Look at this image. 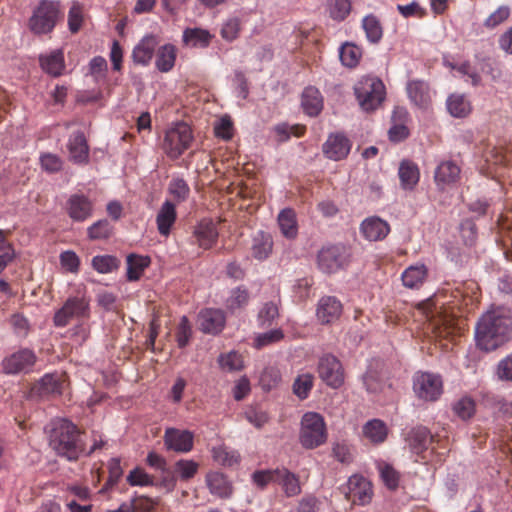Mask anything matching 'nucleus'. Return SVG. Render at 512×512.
Wrapping results in <instances>:
<instances>
[{"instance_id": "obj_1", "label": "nucleus", "mask_w": 512, "mask_h": 512, "mask_svg": "<svg viewBox=\"0 0 512 512\" xmlns=\"http://www.w3.org/2000/svg\"><path fill=\"white\" fill-rule=\"evenodd\" d=\"M512 329V316L503 308L485 313L476 325L477 346L485 351H493L502 345Z\"/></svg>"}, {"instance_id": "obj_2", "label": "nucleus", "mask_w": 512, "mask_h": 512, "mask_svg": "<svg viewBox=\"0 0 512 512\" xmlns=\"http://www.w3.org/2000/svg\"><path fill=\"white\" fill-rule=\"evenodd\" d=\"M406 441L410 450L425 461L442 462L450 450L446 436L433 435L422 425L412 428L407 434Z\"/></svg>"}, {"instance_id": "obj_3", "label": "nucleus", "mask_w": 512, "mask_h": 512, "mask_svg": "<svg viewBox=\"0 0 512 512\" xmlns=\"http://www.w3.org/2000/svg\"><path fill=\"white\" fill-rule=\"evenodd\" d=\"M49 444L57 455L69 461H76L84 453V443L80 431L67 419H57L52 423Z\"/></svg>"}, {"instance_id": "obj_4", "label": "nucleus", "mask_w": 512, "mask_h": 512, "mask_svg": "<svg viewBox=\"0 0 512 512\" xmlns=\"http://www.w3.org/2000/svg\"><path fill=\"white\" fill-rule=\"evenodd\" d=\"M64 18L60 1L39 0L28 19V28L36 36L50 34Z\"/></svg>"}, {"instance_id": "obj_5", "label": "nucleus", "mask_w": 512, "mask_h": 512, "mask_svg": "<svg viewBox=\"0 0 512 512\" xmlns=\"http://www.w3.org/2000/svg\"><path fill=\"white\" fill-rule=\"evenodd\" d=\"M354 92L360 107L365 111L377 109L385 99L383 82L373 76L362 77L356 83Z\"/></svg>"}, {"instance_id": "obj_6", "label": "nucleus", "mask_w": 512, "mask_h": 512, "mask_svg": "<svg viewBox=\"0 0 512 512\" xmlns=\"http://www.w3.org/2000/svg\"><path fill=\"white\" fill-rule=\"evenodd\" d=\"M327 431L324 418L316 412H307L302 416L299 441L306 449H313L324 444Z\"/></svg>"}, {"instance_id": "obj_7", "label": "nucleus", "mask_w": 512, "mask_h": 512, "mask_svg": "<svg viewBox=\"0 0 512 512\" xmlns=\"http://www.w3.org/2000/svg\"><path fill=\"white\" fill-rule=\"evenodd\" d=\"M90 317V299L85 294L69 296L53 317L56 327H66L72 320L83 321Z\"/></svg>"}, {"instance_id": "obj_8", "label": "nucleus", "mask_w": 512, "mask_h": 512, "mask_svg": "<svg viewBox=\"0 0 512 512\" xmlns=\"http://www.w3.org/2000/svg\"><path fill=\"white\" fill-rule=\"evenodd\" d=\"M192 140L191 128L180 122L165 132L162 149L170 159L175 160L190 147Z\"/></svg>"}, {"instance_id": "obj_9", "label": "nucleus", "mask_w": 512, "mask_h": 512, "mask_svg": "<svg viewBox=\"0 0 512 512\" xmlns=\"http://www.w3.org/2000/svg\"><path fill=\"white\" fill-rule=\"evenodd\" d=\"M349 249L343 244L322 247L317 255L318 267L324 273H334L348 265Z\"/></svg>"}, {"instance_id": "obj_10", "label": "nucleus", "mask_w": 512, "mask_h": 512, "mask_svg": "<svg viewBox=\"0 0 512 512\" xmlns=\"http://www.w3.org/2000/svg\"><path fill=\"white\" fill-rule=\"evenodd\" d=\"M319 378L330 388L339 389L345 382V370L341 361L331 353L319 358L317 364Z\"/></svg>"}, {"instance_id": "obj_11", "label": "nucleus", "mask_w": 512, "mask_h": 512, "mask_svg": "<svg viewBox=\"0 0 512 512\" xmlns=\"http://www.w3.org/2000/svg\"><path fill=\"white\" fill-rule=\"evenodd\" d=\"M486 163V174H497L500 169L508 167L512 162V145L506 143H487L482 152Z\"/></svg>"}, {"instance_id": "obj_12", "label": "nucleus", "mask_w": 512, "mask_h": 512, "mask_svg": "<svg viewBox=\"0 0 512 512\" xmlns=\"http://www.w3.org/2000/svg\"><path fill=\"white\" fill-rule=\"evenodd\" d=\"M37 356L33 350L28 348L20 349L5 357L2 361L3 372L9 375L29 373L36 364Z\"/></svg>"}, {"instance_id": "obj_13", "label": "nucleus", "mask_w": 512, "mask_h": 512, "mask_svg": "<svg viewBox=\"0 0 512 512\" xmlns=\"http://www.w3.org/2000/svg\"><path fill=\"white\" fill-rule=\"evenodd\" d=\"M413 389L416 395L426 401L437 400L443 391L440 376L432 373H417L413 381Z\"/></svg>"}, {"instance_id": "obj_14", "label": "nucleus", "mask_w": 512, "mask_h": 512, "mask_svg": "<svg viewBox=\"0 0 512 512\" xmlns=\"http://www.w3.org/2000/svg\"><path fill=\"white\" fill-rule=\"evenodd\" d=\"M65 210L73 221L84 222L92 216L94 204L88 196L74 193L67 199Z\"/></svg>"}, {"instance_id": "obj_15", "label": "nucleus", "mask_w": 512, "mask_h": 512, "mask_svg": "<svg viewBox=\"0 0 512 512\" xmlns=\"http://www.w3.org/2000/svg\"><path fill=\"white\" fill-rule=\"evenodd\" d=\"M346 498L354 504L365 505L372 498V487L366 478L353 475L348 479Z\"/></svg>"}, {"instance_id": "obj_16", "label": "nucleus", "mask_w": 512, "mask_h": 512, "mask_svg": "<svg viewBox=\"0 0 512 512\" xmlns=\"http://www.w3.org/2000/svg\"><path fill=\"white\" fill-rule=\"evenodd\" d=\"M342 312L343 305L335 296H323L317 303L316 317L323 325L335 323L340 319Z\"/></svg>"}, {"instance_id": "obj_17", "label": "nucleus", "mask_w": 512, "mask_h": 512, "mask_svg": "<svg viewBox=\"0 0 512 512\" xmlns=\"http://www.w3.org/2000/svg\"><path fill=\"white\" fill-rule=\"evenodd\" d=\"M164 444L168 450L187 453L193 449L194 435L188 430L167 428L164 434Z\"/></svg>"}, {"instance_id": "obj_18", "label": "nucleus", "mask_w": 512, "mask_h": 512, "mask_svg": "<svg viewBox=\"0 0 512 512\" xmlns=\"http://www.w3.org/2000/svg\"><path fill=\"white\" fill-rule=\"evenodd\" d=\"M67 149L71 162L77 165L88 164L89 145L82 131H75L69 136Z\"/></svg>"}, {"instance_id": "obj_19", "label": "nucleus", "mask_w": 512, "mask_h": 512, "mask_svg": "<svg viewBox=\"0 0 512 512\" xmlns=\"http://www.w3.org/2000/svg\"><path fill=\"white\" fill-rule=\"evenodd\" d=\"M322 150L327 158L339 161L348 156L351 150V142L344 134H330L323 144Z\"/></svg>"}, {"instance_id": "obj_20", "label": "nucleus", "mask_w": 512, "mask_h": 512, "mask_svg": "<svg viewBox=\"0 0 512 512\" xmlns=\"http://www.w3.org/2000/svg\"><path fill=\"white\" fill-rule=\"evenodd\" d=\"M461 169L451 160L442 161L434 173V181L439 190L444 191L460 179Z\"/></svg>"}, {"instance_id": "obj_21", "label": "nucleus", "mask_w": 512, "mask_h": 512, "mask_svg": "<svg viewBox=\"0 0 512 512\" xmlns=\"http://www.w3.org/2000/svg\"><path fill=\"white\" fill-rule=\"evenodd\" d=\"M360 232L368 241H381L390 233V225L378 216H371L362 221Z\"/></svg>"}, {"instance_id": "obj_22", "label": "nucleus", "mask_w": 512, "mask_h": 512, "mask_svg": "<svg viewBox=\"0 0 512 512\" xmlns=\"http://www.w3.org/2000/svg\"><path fill=\"white\" fill-rule=\"evenodd\" d=\"M198 324L204 333H219L225 325L224 313L220 309H203L198 315Z\"/></svg>"}, {"instance_id": "obj_23", "label": "nucleus", "mask_w": 512, "mask_h": 512, "mask_svg": "<svg viewBox=\"0 0 512 512\" xmlns=\"http://www.w3.org/2000/svg\"><path fill=\"white\" fill-rule=\"evenodd\" d=\"M158 43V39L154 35L143 37L132 51L134 63L147 66L155 54Z\"/></svg>"}, {"instance_id": "obj_24", "label": "nucleus", "mask_w": 512, "mask_h": 512, "mask_svg": "<svg viewBox=\"0 0 512 512\" xmlns=\"http://www.w3.org/2000/svg\"><path fill=\"white\" fill-rule=\"evenodd\" d=\"M407 94L411 102L421 109H426L431 103L429 85L422 80H412L407 84Z\"/></svg>"}, {"instance_id": "obj_25", "label": "nucleus", "mask_w": 512, "mask_h": 512, "mask_svg": "<svg viewBox=\"0 0 512 512\" xmlns=\"http://www.w3.org/2000/svg\"><path fill=\"white\" fill-rule=\"evenodd\" d=\"M194 235L201 248L210 249L216 244L219 233L213 221L203 219L196 226Z\"/></svg>"}, {"instance_id": "obj_26", "label": "nucleus", "mask_w": 512, "mask_h": 512, "mask_svg": "<svg viewBox=\"0 0 512 512\" xmlns=\"http://www.w3.org/2000/svg\"><path fill=\"white\" fill-rule=\"evenodd\" d=\"M206 484L211 494L222 498H230L233 487L227 477L219 472H210L206 475Z\"/></svg>"}, {"instance_id": "obj_27", "label": "nucleus", "mask_w": 512, "mask_h": 512, "mask_svg": "<svg viewBox=\"0 0 512 512\" xmlns=\"http://www.w3.org/2000/svg\"><path fill=\"white\" fill-rule=\"evenodd\" d=\"M177 219L176 206L169 200H166L160 207L157 216L156 224L159 233L162 236H168L171 228Z\"/></svg>"}, {"instance_id": "obj_28", "label": "nucleus", "mask_w": 512, "mask_h": 512, "mask_svg": "<svg viewBox=\"0 0 512 512\" xmlns=\"http://www.w3.org/2000/svg\"><path fill=\"white\" fill-rule=\"evenodd\" d=\"M301 105L309 116H317L323 109V97L320 91L313 87H306L302 93Z\"/></svg>"}, {"instance_id": "obj_29", "label": "nucleus", "mask_w": 512, "mask_h": 512, "mask_svg": "<svg viewBox=\"0 0 512 512\" xmlns=\"http://www.w3.org/2000/svg\"><path fill=\"white\" fill-rule=\"evenodd\" d=\"M39 61L41 68L53 77L60 76L65 68L62 50H54L49 54L41 55Z\"/></svg>"}, {"instance_id": "obj_30", "label": "nucleus", "mask_w": 512, "mask_h": 512, "mask_svg": "<svg viewBox=\"0 0 512 512\" xmlns=\"http://www.w3.org/2000/svg\"><path fill=\"white\" fill-rule=\"evenodd\" d=\"M428 269L424 264L412 265L404 270L401 279L403 285L410 289H418L425 282Z\"/></svg>"}, {"instance_id": "obj_31", "label": "nucleus", "mask_w": 512, "mask_h": 512, "mask_svg": "<svg viewBox=\"0 0 512 512\" xmlns=\"http://www.w3.org/2000/svg\"><path fill=\"white\" fill-rule=\"evenodd\" d=\"M177 49L173 44H165L158 48L156 52V68L163 73H167L175 65Z\"/></svg>"}, {"instance_id": "obj_32", "label": "nucleus", "mask_w": 512, "mask_h": 512, "mask_svg": "<svg viewBox=\"0 0 512 512\" xmlns=\"http://www.w3.org/2000/svg\"><path fill=\"white\" fill-rule=\"evenodd\" d=\"M277 484L282 487L286 497H294L301 493L299 477L286 468H279Z\"/></svg>"}, {"instance_id": "obj_33", "label": "nucleus", "mask_w": 512, "mask_h": 512, "mask_svg": "<svg viewBox=\"0 0 512 512\" xmlns=\"http://www.w3.org/2000/svg\"><path fill=\"white\" fill-rule=\"evenodd\" d=\"M398 175L401 186L408 190L413 189L420 178L418 166L409 160H403L400 163Z\"/></svg>"}, {"instance_id": "obj_34", "label": "nucleus", "mask_w": 512, "mask_h": 512, "mask_svg": "<svg viewBox=\"0 0 512 512\" xmlns=\"http://www.w3.org/2000/svg\"><path fill=\"white\" fill-rule=\"evenodd\" d=\"M278 225L281 233L287 239H294L298 234L296 213L293 209H283L278 215Z\"/></svg>"}, {"instance_id": "obj_35", "label": "nucleus", "mask_w": 512, "mask_h": 512, "mask_svg": "<svg viewBox=\"0 0 512 512\" xmlns=\"http://www.w3.org/2000/svg\"><path fill=\"white\" fill-rule=\"evenodd\" d=\"M62 387L63 383L60 378L53 374L44 375L35 385V389L41 397L60 395L62 393Z\"/></svg>"}, {"instance_id": "obj_36", "label": "nucleus", "mask_w": 512, "mask_h": 512, "mask_svg": "<svg viewBox=\"0 0 512 512\" xmlns=\"http://www.w3.org/2000/svg\"><path fill=\"white\" fill-rule=\"evenodd\" d=\"M363 434L370 442L380 444L386 440L388 429L383 421L373 419L363 426Z\"/></svg>"}, {"instance_id": "obj_37", "label": "nucleus", "mask_w": 512, "mask_h": 512, "mask_svg": "<svg viewBox=\"0 0 512 512\" xmlns=\"http://www.w3.org/2000/svg\"><path fill=\"white\" fill-rule=\"evenodd\" d=\"M430 325L436 336L440 338L449 339L460 334V328L454 323V319L447 316H441L438 320H432Z\"/></svg>"}, {"instance_id": "obj_38", "label": "nucleus", "mask_w": 512, "mask_h": 512, "mask_svg": "<svg viewBox=\"0 0 512 512\" xmlns=\"http://www.w3.org/2000/svg\"><path fill=\"white\" fill-rule=\"evenodd\" d=\"M150 265L148 256L130 254L127 256V279L137 281L142 276L144 270Z\"/></svg>"}, {"instance_id": "obj_39", "label": "nucleus", "mask_w": 512, "mask_h": 512, "mask_svg": "<svg viewBox=\"0 0 512 512\" xmlns=\"http://www.w3.org/2000/svg\"><path fill=\"white\" fill-rule=\"evenodd\" d=\"M379 366L378 361L371 363L363 376L364 386L369 393H378L384 387L383 377L378 370Z\"/></svg>"}, {"instance_id": "obj_40", "label": "nucleus", "mask_w": 512, "mask_h": 512, "mask_svg": "<svg viewBox=\"0 0 512 512\" xmlns=\"http://www.w3.org/2000/svg\"><path fill=\"white\" fill-rule=\"evenodd\" d=\"M447 109L456 118L466 117L471 112L470 102L461 94H452L448 97Z\"/></svg>"}, {"instance_id": "obj_41", "label": "nucleus", "mask_w": 512, "mask_h": 512, "mask_svg": "<svg viewBox=\"0 0 512 512\" xmlns=\"http://www.w3.org/2000/svg\"><path fill=\"white\" fill-rule=\"evenodd\" d=\"M273 242L268 234L259 232L254 238L252 243V255L255 259L264 260L272 251Z\"/></svg>"}, {"instance_id": "obj_42", "label": "nucleus", "mask_w": 512, "mask_h": 512, "mask_svg": "<svg viewBox=\"0 0 512 512\" xmlns=\"http://www.w3.org/2000/svg\"><path fill=\"white\" fill-rule=\"evenodd\" d=\"M362 28L365 31L368 41L372 44H377L383 37V28L379 19L369 14L362 20Z\"/></svg>"}, {"instance_id": "obj_43", "label": "nucleus", "mask_w": 512, "mask_h": 512, "mask_svg": "<svg viewBox=\"0 0 512 512\" xmlns=\"http://www.w3.org/2000/svg\"><path fill=\"white\" fill-rule=\"evenodd\" d=\"M211 38V34L201 28H187L183 32L184 43L193 47H207Z\"/></svg>"}, {"instance_id": "obj_44", "label": "nucleus", "mask_w": 512, "mask_h": 512, "mask_svg": "<svg viewBox=\"0 0 512 512\" xmlns=\"http://www.w3.org/2000/svg\"><path fill=\"white\" fill-rule=\"evenodd\" d=\"M212 457L215 462L226 467L238 465L240 462L239 453L226 446L214 447L212 449Z\"/></svg>"}, {"instance_id": "obj_45", "label": "nucleus", "mask_w": 512, "mask_h": 512, "mask_svg": "<svg viewBox=\"0 0 512 512\" xmlns=\"http://www.w3.org/2000/svg\"><path fill=\"white\" fill-rule=\"evenodd\" d=\"M352 4L350 0H328L327 11L329 16L337 22L344 21L350 14Z\"/></svg>"}, {"instance_id": "obj_46", "label": "nucleus", "mask_w": 512, "mask_h": 512, "mask_svg": "<svg viewBox=\"0 0 512 512\" xmlns=\"http://www.w3.org/2000/svg\"><path fill=\"white\" fill-rule=\"evenodd\" d=\"M279 316L278 304L274 301L265 302L260 308L257 321L260 327H269L273 321Z\"/></svg>"}, {"instance_id": "obj_47", "label": "nucleus", "mask_w": 512, "mask_h": 512, "mask_svg": "<svg viewBox=\"0 0 512 512\" xmlns=\"http://www.w3.org/2000/svg\"><path fill=\"white\" fill-rule=\"evenodd\" d=\"M169 467L159 472L158 476L153 475V487L163 490L166 493L172 492L177 483V476Z\"/></svg>"}, {"instance_id": "obj_48", "label": "nucleus", "mask_w": 512, "mask_h": 512, "mask_svg": "<svg viewBox=\"0 0 512 512\" xmlns=\"http://www.w3.org/2000/svg\"><path fill=\"white\" fill-rule=\"evenodd\" d=\"M249 298V292L245 287H237L231 291L230 296L226 300V307L231 312H234L245 307L249 302Z\"/></svg>"}, {"instance_id": "obj_49", "label": "nucleus", "mask_w": 512, "mask_h": 512, "mask_svg": "<svg viewBox=\"0 0 512 512\" xmlns=\"http://www.w3.org/2000/svg\"><path fill=\"white\" fill-rule=\"evenodd\" d=\"M199 469V464L194 460L180 459L174 465V474L179 476L182 481H188L193 478Z\"/></svg>"}, {"instance_id": "obj_50", "label": "nucleus", "mask_w": 512, "mask_h": 512, "mask_svg": "<svg viewBox=\"0 0 512 512\" xmlns=\"http://www.w3.org/2000/svg\"><path fill=\"white\" fill-rule=\"evenodd\" d=\"M10 230L0 229V274L14 258V248L7 241Z\"/></svg>"}, {"instance_id": "obj_51", "label": "nucleus", "mask_w": 512, "mask_h": 512, "mask_svg": "<svg viewBox=\"0 0 512 512\" xmlns=\"http://www.w3.org/2000/svg\"><path fill=\"white\" fill-rule=\"evenodd\" d=\"M361 56V48L354 44L346 43L340 49V60L347 67H355L359 63Z\"/></svg>"}, {"instance_id": "obj_52", "label": "nucleus", "mask_w": 512, "mask_h": 512, "mask_svg": "<svg viewBox=\"0 0 512 512\" xmlns=\"http://www.w3.org/2000/svg\"><path fill=\"white\" fill-rule=\"evenodd\" d=\"M314 385V376L310 373L299 375L293 383V392L301 400L306 399Z\"/></svg>"}, {"instance_id": "obj_53", "label": "nucleus", "mask_w": 512, "mask_h": 512, "mask_svg": "<svg viewBox=\"0 0 512 512\" xmlns=\"http://www.w3.org/2000/svg\"><path fill=\"white\" fill-rule=\"evenodd\" d=\"M218 362L223 370L229 372L239 371L244 366L242 355L236 351L221 354L218 358Z\"/></svg>"}, {"instance_id": "obj_54", "label": "nucleus", "mask_w": 512, "mask_h": 512, "mask_svg": "<svg viewBox=\"0 0 512 512\" xmlns=\"http://www.w3.org/2000/svg\"><path fill=\"white\" fill-rule=\"evenodd\" d=\"M378 470L385 486L390 490H395L399 486L400 475L390 464L381 462L378 464Z\"/></svg>"}, {"instance_id": "obj_55", "label": "nucleus", "mask_w": 512, "mask_h": 512, "mask_svg": "<svg viewBox=\"0 0 512 512\" xmlns=\"http://www.w3.org/2000/svg\"><path fill=\"white\" fill-rule=\"evenodd\" d=\"M113 227L107 219L98 220L87 229L91 240L107 239L112 234Z\"/></svg>"}, {"instance_id": "obj_56", "label": "nucleus", "mask_w": 512, "mask_h": 512, "mask_svg": "<svg viewBox=\"0 0 512 512\" xmlns=\"http://www.w3.org/2000/svg\"><path fill=\"white\" fill-rule=\"evenodd\" d=\"M119 260L111 255H98L92 259V267L99 273L107 274L116 270Z\"/></svg>"}, {"instance_id": "obj_57", "label": "nucleus", "mask_w": 512, "mask_h": 512, "mask_svg": "<svg viewBox=\"0 0 512 512\" xmlns=\"http://www.w3.org/2000/svg\"><path fill=\"white\" fill-rule=\"evenodd\" d=\"M169 194L178 203L184 202L190 194L187 182L182 178H173L168 186Z\"/></svg>"}, {"instance_id": "obj_58", "label": "nucleus", "mask_w": 512, "mask_h": 512, "mask_svg": "<svg viewBox=\"0 0 512 512\" xmlns=\"http://www.w3.org/2000/svg\"><path fill=\"white\" fill-rule=\"evenodd\" d=\"M126 480L131 486L148 487L154 484L153 475L146 472L142 467H136L129 472Z\"/></svg>"}, {"instance_id": "obj_59", "label": "nucleus", "mask_w": 512, "mask_h": 512, "mask_svg": "<svg viewBox=\"0 0 512 512\" xmlns=\"http://www.w3.org/2000/svg\"><path fill=\"white\" fill-rule=\"evenodd\" d=\"M284 338V333L281 329H273L265 333L258 334L254 338L253 346L257 349H262L266 346L280 342Z\"/></svg>"}, {"instance_id": "obj_60", "label": "nucleus", "mask_w": 512, "mask_h": 512, "mask_svg": "<svg viewBox=\"0 0 512 512\" xmlns=\"http://www.w3.org/2000/svg\"><path fill=\"white\" fill-rule=\"evenodd\" d=\"M452 409L460 419L467 420L475 413V402L470 397H463L453 404Z\"/></svg>"}, {"instance_id": "obj_61", "label": "nucleus", "mask_w": 512, "mask_h": 512, "mask_svg": "<svg viewBox=\"0 0 512 512\" xmlns=\"http://www.w3.org/2000/svg\"><path fill=\"white\" fill-rule=\"evenodd\" d=\"M279 468L258 470L252 474L253 483L260 489L266 488L269 483H277Z\"/></svg>"}, {"instance_id": "obj_62", "label": "nucleus", "mask_w": 512, "mask_h": 512, "mask_svg": "<svg viewBox=\"0 0 512 512\" xmlns=\"http://www.w3.org/2000/svg\"><path fill=\"white\" fill-rule=\"evenodd\" d=\"M192 336V328L186 316H183L178 324L176 331V341L179 348H184L188 345Z\"/></svg>"}, {"instance_id": "obj_63", "label": "nucleus", "mask_w": 512, "mask_h": 512, "mask_svg": "<svg viewBox=\"0 0 512 512\" xmlns=\"http://www.w3.org/2000/svg\"><path fill=\"white\" fill-rule=\"evenodd\" d=\"M510 16V9L508 6H500L493 13H491L484 21V26L493 29L498 25L504 23Z\"/></svg>"}, {"instance_id": "obj_64", "label": "nucleus", "mask_w": 512, "mask_h": 512, "mask_svg": "<svg viewBox=\"0 0 512 512\" xmlns=\"http://www.w3.org/2000/svg\"><path fill=\"white\" fill-rule=\"evenodd\" d=\"M40 163L43 170L49 173H56L62 169L63 161L62 159L52 153H44L40 156Z\"/></svg>"}]
</instances>
